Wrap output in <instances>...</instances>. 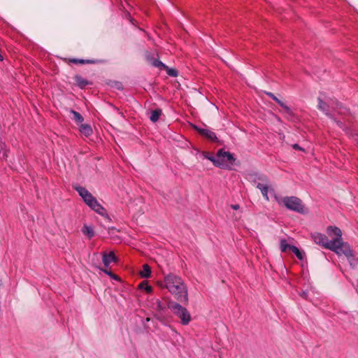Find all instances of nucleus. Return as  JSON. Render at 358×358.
<instances>
[{"mask_svg":"<svg viewBox=\"0 0 358 358\" xmlns=\"http://www.w3.org/2000/svg\"><path fill=\"white\" fill-rule=\"evenodd\" d=\"M327 233L332 240L329 241L326 235L320 233H314L311 236L316 244L335 252L338 255H345L350 265L355 266L356 261L353 258L352 250L348 243L343 241L341 230L331 226L327 229Z\"/></svg>","mask_w":358,"mask_h":358,"instance_id":"f257e3e1","label":"nucleus"},{"mask_svg":"<svg viewBox=\"0 0 358 358\" xmlns=\"http://www.w3.org/2000/svg\"><path fill=\"white\" fill-rule=\"evenodd\" d=\"M164 287L174 295L178 300L187 303L188 294L187 287L182 278L175 274H169L164 277Z\"/></svg>","mask_w":358,"mask_h":358,"instance_id":"f03ea898","label":"nucleus"},{"mask_svg":"<svg viewBox=\"0 0 358 358\" xmlns=\"http://www.w3.org/2000/svg\"><path fill=\"white\" fill-rule=\"evenodd\" d=\"M169 308L172 313L180 319V322L183 325H187L191 321V315L189 311L180 304L176 302H169Z\"/></svg>","mask_w":358,"mask_h":358,"instance_id":"7ed1b4c3","label":"nucleus"},{"mask_svg":"<svg viewBox=\"0 0 358 358\" xmlns=\"http://www.w3.org/2000/svg\"><path fill=\"white\" fill-rule=\"evenodd\" d=\"M218 159L219 161H217L218 167L226 169H231L236 161V159L231 153L224 151L223 150L218 151Z\"/></svg>","mask_w":358,"mask_h":358,"instance_id":"20e7f679","label":"nucleus"},{"mask_svg":"<svg viewBox=\"0 0 358 358\" xmlns=\"http://www.w3.org/2000/svg\"><path fill=\"white\" fill-rule=\"evenodd\" d=\"M281 203L288 209L296 211L299 213H304V207L301 199L296 196L284 197Z\"/></svg>","mask_w":358,"mask_h":358,"instance_id":"39448f33","label":"nucleus"},{"mask_svg":"<svg viewBox=\"0 0 358 358\" xmlns=\"http://www.w3.org/2000/svg\"><path fill=\"white\" fill-rule=\"evenodd\" d=\"M318 108L322 112H324L327 115L332 118L340 128H345L344 122L341 120H337L334 117V114H331L329 112V105L327 104L324 101H323L320 97L318 98Z\"/></svg>","mask_w":358,"mask_h":358,"instance_id":"423d86ee","label":"nucleus"},{"mask_svg":"<svg viewBox=\"0 0 358 358\" xmlns=\"http://www.w3.org/2000/svg\"><path fill=\"white\" fill-rule=\"evenodd\" d=\"M75 189L78 192L79 195L83 199L86 205L92 202L95 198L86 188L80 186H77Z\"/></svg>","mask_w":358,"mask_h":358,"instance_id":"0eeeda50","label":"nucleus"},{"mask_svg":"<svg viewBox=\"0 0 358 358\" xmlns=\"http://www.w3.org/2000/svg\"><path fill=\"white\" fill-rule=\"evenodd\" d=\"M88 206L101 216L108 217L106 210L99 203L96 198H94L92 202L88 203Z\"/></svg>","mask_w":358,"mask_h":358,"instance_id":"6e6552de","label":"nucleus"},{"mask_svg":"<svg viewBox=\"0 0 358 358\" xmlns=\"http://www.w3.org/2000/svg\"><path fill=\"white\" fill-rule=\"evenodd\" d=\"M193 128L196 131H197L199 133V134H201L203 137L208 138V140H210L211 141H217L216 134L213 131L208 129H202L196 125H193Z\"/></svg>","mask_w":358,"mask_h":358,"instance_id":"1a4fd4ad","label":"nucleus"},{"mask_svg":"<svg viewBox=\"0 0 358 358\" xmlns=\"http://www.w3.org/2000/svg\"><path fill=\"white\" fill-rule=\"evenodd\" d=\"M259 180H262L263 182H265L266 184L258 182L257 184V188H258L261 191L264 198L266 201H268L269 199H268V193L269 187L267 185L268 178L266 176H262V177L259 178Z\"/></svg>","mask_w":358,"mask_h":358,"instance_id":"9d476101","label":"nucleus"},{"mask_svg":"<svg viewBox=\"0 0 358 358\" xmlns=\"http://www.w3.org/2000/svg\"><path fill=\"white\" fill-rule=\"evenodd\" d=\"M103 263L106 267H108L110 263L116 262L117 258L113 252H110L108 254H103Z\"/></svg>","mask_w":358,"mask_h":358,"instance_id":"9b49d317","label":"nucleus"},{"mask_svg":"<svg viewBox=\"0 0 358 358\" xmlns=\"http://www.w3.org/2000/svg\"><path fill=\"white\" fill-rule=\"evenodd\" d=\"M266 94L269 96L273 100L276 101L285 110V112L289 115L292 114L291 108L287 106L284 102L278 99L273 93L267 92Z\"/></svg>","mask_w":358,"mask_h":358,"instance_id":"f8f14e48","label":"nucleus"},{"mask_svg":"<svg viewBox=\"0 0 358 358\" xmlns=\"http://www.w3.org/2000/svg\"><path fill=\"white\" fill-rule=\"evenodd\" d=\"M81 231L88 239H91L95 235L94 228L92 225L85 224L81 229Z\"/></svg>","mask_w":358,"mask_h":358,"instance_id":"ddd939ff","label":"nucleus"},{"mask_svg":"<svg viewBox=\"0 0 358 358\" xmlns=\"http://www.w3.org/2000/svg\"><path fill=\"white\" fill-rule=\"evenodd\" d=\"M80 131L84 136L88 137L92 134V129L89 124H81L80 125Z\"/></svg>","mask_w":358,"mask_h":358,"instance_id":"4468645a","label":"nucleus"},{"mask_svg":"<svg viewBox=\"0 0 358 358\" xmlns=\"http://www.w3.org/2000/svg\"><path fill=\"white\" fill-rule=\"evenodd\" d=\"M70 113L72 115L71 118L77 123V124H82L84 121L83 117L78 112L70 110Z\"/></svg>","mask_w":358,"mask_h":358,"instance_id":"2eb2a0df","label":"nucleus"},{"mask_svg":"<svg viewBox=\"0 0 358 358\" xmlns=\"http://www.w3.org/2000/svg\"><path fill=\"white\" fill-rule=\"evenodd\" d=\"M75 81L76 82L77 85L80 88H84L85 87H86L87 85H88L90 84V83L87 80H85L80 76H76Z\"/></svg>","mask_w":358,"mask_h":358,"instance_id":"dca6fc26","label":"nucleus"},{"mask_svg":"<svg viewBox=\"0 0 358 358\" xmlns=\"http://www.w3.org/2000/svg\"><path fill=\"white\" fill-rule=\"evenodd\" d=\"M161 109H156L151 112L150 119L152 122H156L159 119L160 115H162Z\"/></svg>","mask_w":358,"mask_h":358,"instance_id":"f3484780","label":"nucleus"},{"mask_svg":"<svg viewBox=\"0 0 358 358\" xmlns=\"http://www.w3.org/2000/svg\"><path fill=\"white\" fill-rule=\"evenodd\" d=\"M140 275L143 278H148L151 273V268L148 264L143 266L142 270L140 271Z\"/></svg>","mask_w":358,"mask_h":358,"instance_id":"a211bd4d","label":"nucleus"},{"mask_svg":"<svg viewBox=\"0 0 358 358\" xmlns=\"http://www.w3.org/2000/svg\"><path fill=\"white\" fill-rule=\"evenodd\" d=\"M292 245H289L285 239H281L280 243V250L283 252H286L287 249H290Z\"/></svg>","mask_w":358,"mask_h":358,"instance_id":"6ab92c4d","label":"nucleus"},{"mask_svg":"<svg viewBox=\"0 0 358 358\" xmlns=\"http://www.w3.org/2000/svg\"><path fill=\"white\" fill-rule=\"evenodd\" d=\"M291 250L294 253L299 259L302 260L303 259L304 254L301 252L297 247L292 246Z\"/></svg>","mask_w":358,"mask_h":358,"instance_id":"aec40b11","label":"nucleus"},{"mask_svg":"<svg viewBox=\"0 0 358 358\" xmlns=\"http://www.w3.org/2000/svg\"><path fill=\"white\" fill-rule=\"evenodd\" d=\"M138 287H139L140 289H145L146 291V292H148V293H150L152 292V287L148 285L147 281L142 282L138 285Z\"/></svg>","mask_w":358,"mask_h":358,"instance_id":"412c9836","label":"nucleus"},{"mask_svg":"<svg viewBox=\"0 0 358 358\" xmlns=\"http://www.w3.org/2000/svg\"><path fill=\"white\" fill-rule=\"evenodd\" d=\"M152 66L160 68V69H165L166 66L165 64H164L161 61L158 59H154L152 62Z\"/></svg>","mask_w":358,"mask_h":358,"instance_id":"4be33fe9","label":"nucleus"},{"mask_svg":"<svg viewBox=\"0 0 358 358\" xmlns=\"http://www.w3.org/2000/svg\"><path fill=\"white\" fill-rule=\"evenodd\" d=\"M206 157L208 159L210 160L215 166L218 167V164L217 163V161H219L218 152L217 153L216 156L210 155V156H206Z\"/></svg>","mask_w":358,"mask_h":358,"instance_id":"5701e85b","label":"nucleus"},{"mask_svg":"<svg viewBox=\"0 0 358 358\" xmlns=\"http://www.w3.org/2000/svg\"><path fill=\"white\" fill-rule=\"evenodd\" d=\"M71 61V62L75 63V64L92 63V61H90V60H83V59H73Z\"/></svg>","mask_w":358,"mask_h":358,"instance_id":"b1692460","label":"nucleus"},{"mask_svg":"<svg viewBox=\"0 0 358 358\" xmlns=\"http://www.w3.org/2000/svg\"><path fill=\"white\" fill-rule=\"evenodd\" d=\"M155 308L159 311H162L165 308V306L160 301L157 300Z\"/></svg>","mask_w":358,"mask_h":358,"instance_id":"393cba45","label":"nucleus"},{"mask_svg":"<svg viewBox=\"0 0 358 358\" xmlns=\"http://www.w3.org/2000/svg\"><path fill=\"white\" fill-rule=\"evenodd\" d=\"M167 73L169 76H173V77H176V76H178V72L174 69H169L168 71H167Z\"/></svg>","mask_w":358,"mask_h":358,"instance_id":"a878e982","label":"nucleus"},{"mask_svg":"<svg viewBox=\"0 0 358 358\" xmlns=\"http://www.w3.org/2000/svg\"><path fill=\"white\" fill-rule=\"evenodd\" d=\"M348 113V110L346 108H339L338 110V113L341 115H345Z\"/></svg>","mask_w":358,"mask_h":358,"instance_id":"bb28decb","label":"nucleus"},{"mask_svg":"<svg viewBox=\"0 0 358 358\" xmlns=\"http://www.w3.org/2000/svg\"><path fill=\"white\" fill-rule=\"evenodd\" d=\"M102 271H103L106 274L108 275L109 276H113V273L111 271H108V270H106V269H104V270L103 269Z\"/></svg>","mask_w":358,"mask_h":358,"instance_id":"cd10ccee","label":"nucleus"},{"mask_svg":"<svg viewBox=\"0 0 358 358\" xmlns=\"http://www.w3.org/2000/svg\"><path fill=\"white\" fill-rule=\"evenodd\" d=\"M293 148L295 149V150H303V148H301L298 144H294L292 145Z\"/></svg>","mask_w":358,"mask_h":358,"instance_id":"c85d7f7f","label":"nucleus"},{"mask_svg":"<svg viewBox=\"0 0 358 358\" xmlns=\"http://www.w3.org/2000/svg\"><path fill=\"white\" fill-rule=\"evenodd\" d=\"M231 208H233L234 210H238L239 208V205H238V204L231 205Z\"/></svg>","mask_w":358,"mask_h":358,"instance_id":"c756f323","label":"nucleus"},{"mask_svg":"<svg viewBox=\"0 0 358 358\" xmlns=\"http://www.w3.org/2000/svg\"><path fill=\"white\" fill-rule=\"evenodd\" d=\"M110 277H111L112 278L115 279V280H118V279H119V278H118V277H117V275H115V274H113V276H110Z\"/></svg>","mask_w":358,"mask_h":358,"instance_id":"7c9ffc66","label":"nucleus"},{"mask_svg":"<svg viewBox=\"0 0 358 358\" xmlns=\"http://www.w3.org/2000/svg\"><path fill=\"white\" fill-rule=\"evenodd\" d=\"M3 60V56L0 54V61Z\"/></svg>","mask_w":358,"mask_h":358,"instance_id":"2f4dec72","label":"nucleus"},{"mask_svg":"<svg viewBox=\"0 0 358 358\" xmlns=\"http://www.w3.org/2000/svg\"><path fill=\"white\" fill-rule=\"evenodd\" d=\"M6 157V155L5 152H3V157Z\"/></svg>","mask_w":358,"mask_h":358,"instance_id":"473e14b6","label":"nucleus"},{"mask_svg":"<svg viewBox=\"0 0 358 358\" xmlns=\"http://www.w3.org/2000/svg\"><path fill=\"white\" fill-rule=\"evenodd\" d=\"M3 148V145L0 144V148Z\"/></svg>","mask_w":358,"mask_h":358,"instance_id":"72a5a7b5","label":"nucleus"},{"mask_svg":"<svg viewBox=\"0 0 358 358\" xmlns=\"http://www.w3.org/2000/svg\"><path fill=\"white\" fill-rule=\"evenodd\" d=\"M357 145H358V141H357Z\"/></svg>","mask_w":358,"mask_h":358,"instance_id":"f704fd0d","label":"nucleus"}]
</instances>
